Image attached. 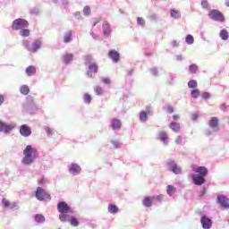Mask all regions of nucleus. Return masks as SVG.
Masks as SVG:
<instances>
[{
  "label": "nucleus",
  "instance_id": "obj_32",
  "mask_svg": "<svg viewBox=\"0 0 229 229\" xmlns=\"http://www.w3.org/2000/svg\"><path fill=\"white\" fill-rule=\"evenodd\" d=\"M140 120L142 122L148 121V113H146V111H141L140 113Z\"/></svg>",
  "mask_w": 229,
  "mask_h": 229
},
{
  "label": "nucleus",
  "instance_id": "obj_21",
  "mask_svg": "<svg viewBox=\"0 0 229 229\" xmlns=\"http://www.w3.org/2000/svg\"><path fill=\"white\" fill-rule=\"evenodd\" d=\"M144 207L149 208L153 205V197H145L142 201Z\"/></svg>",
  "mask_w": 229,
  "mask_h": 229
},
{
  "label": "nucleus",
  "instance_id": "obj_31",
  "mask_svg": "<svg viewBox=\"0 0 229 229\" xmlns=\"http://www.w3.org/2000/svg\"><path fill=\"white\" fill-rule=\"evenodd\" d=\"M166 192L169 196H173V192H176V188L173 185H168L166 187Z\"/></svg>",
  "mask_w": 229,
  "mask_h": 229
},
{
  "label": "nucleus",
  "instance_id": "obj_17",
  "mask_svg": "<svg viewBox=\"0 0 229 229\" xmlns=\"http://www.w3.org/2000/svg\"><path fill=\"white\" fill-rule=\"evenodd\" d=\"M71 174H79L81 173V168L77 164H72V166L69 169Z\"/></svg>",
  "mask_w": 229,
  "mask_h": 229
},
{
  "label": "nucleus",
  "instance_id": "obj_50",
  "mask_svg": "<svg viewBox=\"0 0 229 229\" xmlns=\"http://www.w3.org/2000/svg\"><path fill=\"white\" fill-rule=\"evenodd\" d=\"M166 110L168 114H173V112H174V108L173 106H168Z\"/></svg>",
  "mask_w": 229,
  "mask_h": 229
},
{
  "label": "nucleus",
  "instance_id": "obj_22",
  "mask_svg": "<svg viewBox=\"0 0 229 229\" xmlns=\"http://www.w3.org/2000/svg\"><path fill=\"white\" fill-rule=\"evenodd\" d=\"M169 128L173 130V131H175V133H178V131H180V123H176V122H172L169 124Z\"/></svg>",
  "mask_w": 229,
  "mask_h": 229
},
{
  "label": "nucleus",
  "instance_id": "obj_1",
  "mask_svg": "<svg viewBox=\"0 0 229 229\" xmlns=\"http://www.w3.org/2000/svg\"><path fill=\"white\" fill-rule=\"evenodd\" d=\"M192 171L195 173L191 175V180L194 185L201 186L205 183L208 169L205 166L193 167Z\"/></svg>",
  "mask_w": 229,
  "mask_h": 229
},
{
  "label": "nucleus",
  "instance_id": "obj_54",
  "mask_svg": "<svg viewBox=\"0 0 229 229\" xmlns=\"http://www.w3.org/2000/svg\"><path fill=\"white\" fill-rule=\"evenodd\" d=\"M90 99H92V98H90V96H89V95H87V102H88V103H90Z\"/></svg>",
  "mask_w": 229,
  "mask_h": 229
},
{
  "label": "nucleus",
  "instance_id": "obj_4",
  "mask_svg": "<svg viewBox=\"0 0 229 229\" xmlns=\"http://www.w3.org/2000/svg\"><path fill=\"white\" fill-rule=\"evenodd\" d=\"M28 26H30L28 21L19 18L13 21L12 29L14 30V31H18L19 30L28 28Z\"/></svg>",
  "mask_w": 229,
  "mask_h": 229
},
{
  "label": "nucleus",
  "instance_id": "obj_42",
  "mask_svg": "<svg viewBox=\"0 0 229 229\" xmlns=\"http://www.w3.org/2000/svg\"><path fill=\"white\" fill-rule=\"evenodd\" d=\"M175 143L178 145V146H181V144H183V140L182 138V136H177L175 138Z\"/></svg>",
  "mask_w": 229,
  "mask_h": 229
},
{
  "label": "nucleus",
  "instance_id": "obj_46",
  "mask_svg": "<svg viewBox=\"0 0 229 229\" xmlns=\"http://www.w3.org/2000/svg\"><path fill=\"white\" fill-rule=\"evenodd\" d=\"M45 131H46L47 135H53V129H51L49 127H46Z\"/></svg>",
  "mask_w": 229,
  "mask_h": 229
},
{
  "label": "nucleus",
  "instance_id": "obj_58",
  "mask_svg": "<svg viewBox=\"0 0 229 229\" xmlns=\"http://www.w3.org/2000/svg\"><path fill=\"white\" fill-rule=\"evenodd\" d=\"M225 4H226L227 6H229V0H226V1H225Z\"/></svg>",
  "mask_w": 229,
  "mask_h": 229
},
{
  "label": "nucleus",
  "instance_id": "obj_28",
  "mask_svg": "<svg viewBox=\"0 0 229 229\" xmlns=\"http://www.w3.org/2000/svg\"><path fill=\"white\" fill-rule=\"evenodd\" d=\"M219 35H220V38H222V40H228V38H229L228 30H220Z\"/></svg>",
  "mask_w": 229,
  "mask_h": 229
},
{
  "label": "nucleus",
  "instance_id": "obj_33",
  "mask_svg": "<svg viewBox=\"0 0 229 229\" xmlns=\"http://www.w3.org/2000/svg\"><path fill=\"white\" fill-rule=\"evenodd\" d=\"M30 31L28 29H21L20 30L21 37H30Z\"/></svg>",
  "mask_w": 229,
  "mask_h": 229
},
{
  "label": "nucleus",
  "instance_id": "obj_19",
  "mask_svg": "<svg viewBox=\"0 0 229 229\" xmlns=\"http://www.w3.org/2000/svg\"><path fill=\"white\" fill-rule=\"evenodd\" d=\"M27 76H35L37 74V68L33 65H30L26 68Z\"/></svg>",
  "mask_w": 229,
  "mask_h": 229
},
{
  "label": "nucleus",
  "instance_id": "obj_47",
  "mask_svg": "<svg viewBox=\"0 0 229 229\" xmlns=\"http://www.w3.org/2000/svg\"><path fill=\"white\" fill-rule=\"evenodd\" d=\"M208 98H210V93L208 92L202 93V99L207 100L208 99Z\"/></svg>",
  "mask_w": 229,
  "mask_h": 229
},
{
  "label": "nucleus",
  "instance_id": "obj_59",
  "mask_svg": "<svg viewBox=\"0 0 229 229\" xmlns=\"http://www.w3.org/2000/svg\"><path fill=\"white\" fill-rule=\"evenodd\" d=\"M87 13H88V15H89V13H90V9L89 8L87 9Z\"/></svg>",
  "mask_w": 229,
  "mask_h": 229
},
{
  "label": "nucleus",
  "instance_id": "obj_6",
  "mask_svg": "<svg viewBox=\"0 0 229 229\" xmlns=\"http://www.w3.org/2000/svg\"><path fill=\"white\" fill-rule=\"evenodd\" d=\"M57 210L60 214H72V208L64 201L57 204Z\"/></svg>",
  "mask_w": 229,
  "mask_h": 229
},
{
  "label": "nucleus",
  "instance_id": "obj_37",
  "mask_svg": "<svg viewBox=\"0 0 229 229\" xmlns=\"http://www.w3.org/2000/svg\"><path fill=\"white\" fill-rule=\"evenodd\" d=\"M186 44H194V37H192V35L189 34L186 37Z\"/></svg>",
  "mask_w": 229,
  "mask_h": 229
},
{
  "label": "nucleus",
  "instance_id": "obj_26",
  "mask_svg": "<svg viewBox=\"0 0 229 229\" xmlns=\"http://www.w3.org/2000/svg\"><path fill=\"white\" fill-rule=\"evenodd\" d=\"M73 55L72 54H66L64 55L63 60L64 64H71L72 62Z\"/></svg>",
  "mask_w": 229,
  "mask_h": 229
},
{
  "label": "nucleus",
  "instance_id": "obj_41",
  "mask_svg": "<svg viewBox=\"0 0 229 229\" xmlns=\"http://www.w3.org/2000/svg\"><path fill=\"white\" fill-rule=\"evenodd\" d=\"M153 201H162L164 199V195H156L152 197Z\"/></svg>",
  "mask_w": 229,
  "mask_h": 229
},
{
  "label": "nucleus",
  "instance_id": "obj_24",
  "mask_svg": "<svg viewBox=\"0 0 229 229\" xmlns=\"http://www.w3.org/2000/svg\"><path fill=\"white\" fill-rule=\"evenodd\" d=\"M71 40H72V31L70 30L64 34V42L65 44H69V42H71Z\"/></svg>",
  "mask_w": 229,
  "mask_h": 229
},
{
  "label": "nucleus",
  "instance_id": "obj_56",
  "mask_svg": "<svg viewBox=\"0 0 229 229\" xmlns=\"http://www.w3.org/2000/svg\"><path fill=\"white\" fill-rule=\"evenodd\" d=\"M172 44L174 47H175V46H178V43L176 41H173Z\"/></svg>",
  "mask_w": 229,
  "mask_h": 229
},
{
  "label": "nucleus",
  "instance_id": "obj_2",
  "mask_svg": "<svg viewBox=\"0 0 229 229\" xmlns=\"http://www.w3.org/2000/svg\"><path fill=\"white\" fill-rule=\"evenodd\" d=\"M22 162L25 165H30L35 162V158H38V152L37 149L31 148V145H28L23 150Z\"/></svg>",
  "mask_w": 229,
  "mask_h": 229
},
{
  "label": "nucleus",
  "instance_id": "obj_30",
  "mask_svg": "<svg viewBox=\"0 0 229 229\" xmlns=\"http://www.w3.org/2000/svg\"><path fill=\"white\" fill-rule=\"evenodd\" d=\"M35 221L37 223H45L46 217L43 215L38 214L35 216Z\"/></svg>",
  "mask_w": 229,
  "mask_h": 229
},
{
  "label": "nucleus",
  "instance_id": "obj_38",
  "mask_svg": "<svg viewBox=\"0 0 229 229\" xmlns=\"http://www.w3.org/2000/svg\"><path fill=\"white\" fill-rule=\"evenodd\" d=\"M202 7H204L206 10H210V4H208V1L203 0L201 2Z\"/></svg>",
  "mask_w": 229,
  "mask_h": 229
},
{
  "label": "nucleus",
  "instance_id": "obj_49",
  "mask_svg": "<svg viewBox=\"0 0 229 229\" xmlns=\"http://www.w3.org/2000/svg\"><path fill=\"white\" fill-rule=\"evenodd\" d=\"M23 46H24V47H26L28 49L30 47V41L24 40L23 41Z\"/></svg>",
  "mask_w": 229,
  "mask_h": 229
},
{
  "label": "nucleus",
  "instance_id": "obj_43",
  "mask_svg": "<svg viewBox=\"0 0 229 229\" xmlns=\"http://www.w3.org/2000/svg\"><path fill=\"white\" fill-rule=\"evenodd\" d=\"M59 219L62 221V223H65V221H67V216L64 215V213H61V215H59Z\"/></svg>",
  "mask_w": 229,
  "mask_h": 229
},
{
  "label": "nucleus",
  "instance_id": "obj_34",
  "mask_svg": "<svg viewBox=\"0 0 229 229\" xmlns=\"http://www.w3.org/2000/svg\"><path fill=\"white\" fill-rule=\"evenodd\" d=\"M188 87L189 89H196V87H198V81H196L195 80L190 81L188 82Z\"/></svg>",
  "mask_w": 229,
  "mask_h": 229
},
{
  "label": "nucleus",
  "instance_id": "obj_40",
  "mask_svg": "<svg viewBox=\"0 0 229 229\" xmlns=\"http://www.w3.org/2000/svg\"><path fill=\"white\" fill-rule=\"evenodd\" d=\"M69 223L72 225V226H78L79 223H78V219L72 217L69 220Z\"/></svg>",
  "mask_w": 229,
  "mask_h": 229
},
{
  "label": "nucleus",
  "instance_id": "obj_9",
  "mask_svg": "<svg viewBox=\"0 0 229 229\" xmlns=\"http://www.w3.org/2000/svg\"><path fill=\"white\" fill-rule=\"evenodd\" d=\"M169 171H172L174 173V174H182V168L178 167V165H176V162L174 160H170L167 163Z\"/></svg>",
  "mask_w": 229,
  "mask_h": 229
},
{
  "label": "nucleus",
  "instance_id": "obj_55",
  "mask_svg": "<svg viewBox=\"0 0 229 229\" xmlns=\"http://www.w3.org/2000/svg\"><path fill=\"white\" fill-rule=\"evenodd\" d=\"M38 183H46V179H41L38 181Z\"/></svg>",
  "mask_w": 229,
  "mask_h": 229
},
{
  "label": "nucleus",
  "instance_id": "obj_53",
  "mask_svg": "<svg viewBox=\"0 0 229 229\" xmlns=\"http://www.w3.org/2000/svg\"><path fill=\"white\" fill-rule=\"evenodd\" d=\"M173 119H174V121H178V119H180V115H178V114H174V115H173Z\"/></svg>",
  "mask_w": 229,
  "mask_h": 229
},
{
  "label": "nucleus",
  "instance_id": "obj_20",
  "mask_svg": "<svg viewBox=\"0 0 229 229\" xmlns=\"http://www.w3.org/2000/svg\"><path fill=\"white\" fill-rule=\"evenodd\" d=\"M103 33L106 37L112 33V30H110V25L108 24V21H104L103 23Z\"/></svg>",
  "mask_w": 229,
  "mask_h": 229
},
{
  "label": "nucleus",
  "instance_id": "obj_36",
  "mask_svg": "<svg viewBox=\"0 0 229 229\" xmlns=\"http://www.w3.org/2000/svg\"><path fill=\"white\" fill-rule=\"evenodd\" d=\"M191 97L193 98V99H198V98H199V89H193L191 92Z\"/></svg>",
  "mask_w": 229,
  "mask_h": 229
},
{
  "label": "nucleus",
  "instance_id": "obj_23",
  "mask_svg": "<svg viewBox=\"0 0 229 229\" xmlns=\"http://www.w3.org/2000/svg\"><path fill=\"white\" fill-rule=\"evenodd\" d=\"M159 140L164 142V144H167V139H169V136H167V132L161 131L158 136Z\"/></svg>",
  "mask_w": 229,
  "mask_h": 229
},
{
  "label": "nucleus",
  "instance_id": "obj_16",
  "mask_svg": "<svg viewBox=\"0 0 229 229\" xmlns=\"http://www.w3.org/2000/svg\"><path fill=\"white\" fill-rule=\"evenodd\" d=\"M123 126V123H121V120L114 118L113 119L111 123V128L112 130H119Z\"/></svg>",
  "mask_w": 229,
  "mask_h": 229
},
{
  "label": "nucleus",
  "instance_id": "obj_35",
  "mask_svg": "<svg viewBox=\"0 0 229 229\" xmlns=\"http://www.w3.org/2000/svg\"><path fill=\"white\" fill-rule=\"evenodd\" d=\"M94 91L96 92L97 96H103V88H101L99 86H96L94 88Z\"/></svg>",
  "mask_w": 229,
  "mask_h": 229
},
{
  "label": "nucleus",
  "instance_id": "obj_11",
  "mask_svg": "<svg viewBox=\"0 0 229 229\" xmlns=\"http://www.w3.org/2000/svg\"><path fill=\"white\" fill-rule=\"evenodd\" d=\"M108 56L114 64H117L121 60V54L115 50H109Z\"/></svg>",
  "mask_w": 229,
  "mask_h": 229
},
{
  "label": "nucleus",
  "instance_id": "obj_12",
  "mask_svg": "<svg viewBox=\"0 0 229 229\" xmlns=\"http://www.w3.org/2000/svg\"><path fill=\"white\" fill-rule=\"evenodd\" d=\"M200 223L202 225V228L204 229H210L212 228V220L207 216H202L200 219Z\"/></svg>",
  "mask_w": 229,
  "mask_h": 229
},
{
  "label": "nucleus",
  "instance_id": "obj_25",
  "mask_svg": "<svg viewBox=\"0 0 229 229\" xmlns=\"http://www.w3.org/2000/svg\"><path fill=\"white\" fill-rule=\"evenodd\" d=\"M107 210L110 212V214H117L119 212V208L116 205L110 204Z\"/></svg>",
  "mask_w": 229,
  "mask_h": 229
},
{
  "label": "nucleus",
  "instance_id": "obj_44",
  "mask_svg": "<svg viewBox=\"0 0 229 229\" xmlns=\"http://www.w3.org/2000/svg\"><path fill=\"white\" fill-rule=\"evenodd\" d=\"M137 22L140 26H144V24H146V21L142 19V17H138Z\"/></svg>",
  "mask_w": 229,
  "mask_h": 229
},
{
  "label": "nucleus",
  "instance_id": "obj_51",
  "mask_svg": "<svg viewBox=\"0 0 229 229\" xmlns=\"http://www.w3.org/2000/svg\"><path fill=\"white\" fill-rule=\"evenodd\" d=\"M198 117H199L198 114H191V120L192 121H197Z\"/></svg>",
  "mask_w": 229,
  "mask_h": 229
},
{
  "label": "nucleus",
  "instance_id": "obj_14",
  "mask_svg": "<svg viewBox=\"0 0 229 229\" xmlns=\"http://www.w3.org/2000/svg\"><path fill=\"white\" fill-rule=\"evenodd\" d=\"M13 130V126L10 124H6L0 120V131H4V133H8V131H12Z\"/></svg>",
  "mask_w": 229,
  "mask_h": 229
},
{
  "label": "nucleus",
  "instance_id": "obj_29",
  "mask_svg": "<svg viewBox=\"0 0 229 229\" xmlns=\"http://www.w3.org/2000/svg\"><path fill=\"white\" fill-rule=\"evenodd\" d=\"M20 92H21V94H23L24 96H28V94H30V87L26 85L21 86L20 89Z\"/></svg>",
  "mask_w": 229,
  "mask_h": 229
},
{
  "label": "nucleus",
  "instance_id": "obj_45",
  "mask_svg": "<svg viewBox=\"0 0 229 229\" xmlns=\"http://www.w3.org/2000/svg\"><path fill=\"white\" fill-rule=\"evenodd\" d=\"M111 144H112L113 149H117V148H119V146H120V144L115 140H112Z\"/></svg>",
  "mask_w": 229,
  "mask_h": 229
},
{
  "label": "nucleus",
  "instance_id": "obj_27",
  "mask_svg": "<svg viewBox=\"0 0 229 229\" xmlns=\"http://www.w3.org/2000/svg\"><path fill=\"white\" fill-rule=\"evenodd\" d=\"M170 14L173 19H180V17H182L180 11H176L174 9L170 10Z\"/></svg>",
  "mask_w": 229,
  "mask_h": 229
},
{
  "label": "nucleus",
  "instance_id": "obj_10",
  "mask_svg": "<svg viewBox=\"0 0 229 229\" xmlns=\"http://www.w3.org/2000/svg\"><path fill=\"white\" fill-rule=\"evenodd\" d=\"M31 132V127H30L28 124H22L20 127V135H21V137H30Z\"/></svg>",
  "mask_w": 229,
  "mask_h": 229
},
{
  "label": "nucleus",
  "instance_id": "obj_3",
  "mask_svg": "<svg viewBox=\"0 0 229 229\" xmlns=\"http://www.w3.org/2000/svg\"><path fill=\"white\" fill-rule=\"evenodd\" d=\"M35 196L38 201H51V195L41 187L37 188Z\"/></svg>",
  "mask_w": 229,
  "mask_h": 229
},
{
  "label": "nucleus",
  "instance_id": "obj_48",
  "mask_svg": "<svg viewBox=\"0 0 229 229\" xmlns=\"http://www.w3.org/2000/svg\"><path fill=\"white\" fill-rule=\"evenodd\" d=\"M103 83H105L106 85H110V83H112V81H110L109 78H104L102 80Z\"/></svg>",
  "mask_w": 229,
  "mask_h": 229
},
{
  "label": "nucleus",
  "instance_id": "obj_8",
  "mask_svg": "<svg viewBox=\"0 0 229 229\" xmlns=\"http://www.w3.org/2000/svg\"><path fill=\"white\" fill-rule=\"evenodd\" d=\"M216 203L225 210L229 208V199L225 195H218L216 198Z\"/></svg>",
  "mask_w": 229,
  "mask_h": 229
},
{
  "label": "nucleus",
  "instance_id": "obj_18",
  "mask_svg": "<svg viewBox=\"0 0 229 229\" xmlns=\"http://www.w3.org/2000/svg\"><path fill=\"white\" fill-rule=\"evenodd\" d=\"M2 203L4 207H5V208H15V207H17V204H15V202H10L6 199H3Z\"/></svg>",
  "mask_w": 229,
  "mask_h": 229
},
{
  "label": "nucleus",
  "instance_id": "obj_15",
  "mask_svg": "<svg viewBox=\"0 0 229 229\" xmlns=\"http://www.w3.org/2000/svg\"><path fill=\"white\" fill-rule=\"evenodd\" d=\"M40 46H42V41L38 39L32 43V47L31 48H29V51H30V53H37V51L40 49Z\"/></svg>",
  "mask_w": 229,
  "mask_h": 229
},
{
  "label": "nucleus",
  "instance_id": "obj_57",
  "mask_svg": "<svg viewBox=\"0 0 229 229\" xmlns=\"http://www.w3.org/2000/svg\"><path fill=\"white\" fill-rule=\"evenodd\" d=\"M101 19H98L96 22L93 23V26H96V24H98V22H100Z\"/></svg>",
  "mask_w": 229,
  "mask_h": 229
},
{
  "label": "nucleus",
  "instance_id": "obj_5",
  "mask_svg": "<svg viewBox=\"0 0 229 229\" xmlns=\"http://www.w3.org/2000/svg\"><path fill=\"white\" fill-rule=\"evenodd\" d=\"M208 17L212 21H216L217 22H225V15L221 11L213 9L208 13Z\"/></svg>",
  "mask_w": 229,
  "mask_h": 229
},
{
  "label": "nucleus",
  "instance_id": "obj_7",
  "mask_svg": "<svg viewBox=\"0 0 229 229\" xmlns=\"http://www.w3.org/2000/svg\"><path fill=\"white\" fill-rule=\"evenodd\" d=\"M98 64L96 63H88V72L87 74L89 78H94L98 74Z\"/></svg>",
  "mask_w": 229,
  "mask_h": 229
},
{
  "label": "nucleus",
  "instance_id": "obj_39",
  "mask_svg": "<svg viewBox=\"0 0 229 229\" xmlns=\"http://www.w3.org/2000/svg\"><path fill=\"white\" fill-rule=\"evenodd\" d=\"M189 69L191 72H192V74H196V72H198V66L196 64L190 65Z\"/></svg>",
  "mask_w": 229,
  "mask_h": 229
},
{
  "label": "nucleus",
  "instance_id": "obj_52",
  "mask_svg": "<svg viewBox=\"0 0 229 229\" xmlns=\"http://www.w3.org/2000/svg\"><path fill=\"white\" fill-rule=\"evenodd\" d=\"M4 103V97L3 95H0V106Z\"/></svg>",
  "mask_w": 229,
  "mask_h": 229
},
{
  "label": "nucleus",
  "instance_id": "obj_13",
  "mask_svg": "<svg viewBox=\"0 0 229 229\" xmlns=\"http://www.w3.org/2000/svg\"><path fill=\"white\" fill-rule=\"evenodd\" d=\"M209 128H212V130H216V128H219V118L218 117H211V119L208 122Z\"/></svg>",
  "mask_w": 229,
  "mask_h": 229
}]
</instances>
